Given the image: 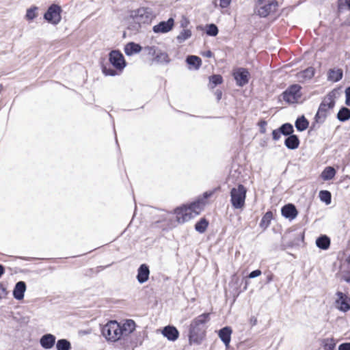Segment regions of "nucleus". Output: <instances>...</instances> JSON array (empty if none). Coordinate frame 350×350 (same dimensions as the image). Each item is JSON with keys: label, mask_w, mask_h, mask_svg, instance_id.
I'll return each mask as SVG.
<instances>
[{"label": "nucleus", "mask_w": 350, "mask_h": 350, "mask_svg": "<svg viewBox=\"0 0 350 350\" xmlns=\"http://www.w3.org/2000/svg\"><path fill=\"white\" fill-rule=\"evenodd\" d=\"M149 275H150V270H149L148 267L145 264L142 265L137 270V281L140 284H143V283L146 282L149 278Z\"/></svg>", "instance_id": "dca6fc26"}, {"label": "nucleus", "mask_w": 350, "mask_h": 350, "mask_svg": "<svg viewBox=\"0 0 350 350\" xmlns=\"http://www.w3.org/2000/svg\"><path fill=\"white\" fill-rule=\"evenodd\" d=\"M338 350H350V342H343L338 346Z\"/></svg>", "instance_id": "c03bdc74"}, {"label": "nucleus", "mask_w": 350, "mask_h": 350, "mask_svg": "<svg viewBox=\"0 0 350 350\" xmlns=\"http://www.w3.org/2000/svg\"><path fill=\"white\" fill-rule=\"evenodd\" d=\"M337 117L340 121H346L350 118V109L346 107L342 108L338 113Z\"/></svg>", "instance_id": "2f4dec72"}, {"label": "nucleus", "mask_w": 350, "mask_h": 350, "mask_svg": "<svg viewBox=\"0 0 350 350\" xmlns=\"http://www.w3.org/2000/svg\"><path fill=\"white\" fill-rule=\"evenodd\" d=\"M128 16L137 23H148L156 17V14L150 8L142 7L131 10Z\"/></svg>", "instance_id": "f03ea898"}, {"label": "nucleus", "mask_w": 350, "mask_h": 350, "mask_svg": "<svg viewBox=\"0 0 350 350\" xmlns=\"http://www.w3.org/2000/svg\"><path fill=\"white\" fill-rule=\"evenodd\" d=\"M349 8V9H350V0L348 1V3L347 5Z\"/></svg>", "instance_id": "6e6d98bb"}, {"label": "nucleus", "mask_w": 350, "mask_h": 350, "mask_svg": "<svg viewBox=\"0 0 350 350\" xmlns=\"http://www.w3.org/2000/svg\"><path fill=\"white\" fill-rule=\"evenodd\" d=\"M103 71L104 75L106 76H114L116 74V71L112 69L104 68Z\"/></svg>", "instance_id": "a18cd8bd"}, {"label": "nucleus", "mask_w": 350, "mask_h": 350, "mask_svg": "<svg viewBox=\"0 0 350 350\" xmlns=\"http://www.w3.org/2000/svg\"><path fill=\"white\" fill-rule=\"evenodd\" d=\"M189 23V20L186 17H183L181 21V26L185 28L186 27H187Z\"/></svg>", "instance_id": "de8ad7c7"}, {"label": "nucleus", "mask_w": 350, "mask_h": 350, "mask_svg": "<svg viewBox=\"0 0 350 350\" xmlns=\"http://www.w3.org/2000/svg\"><path fill=\"white\" fill-rule=\"evenodd\" d=\"M120 328L122 336L129 335L135 329V323L131 319L126 320L122 325H120Z\"/></svg>", "instance_id": "aec40b11"}, {"label": "nucleus", "mask_w": 350, "mask_h": 350, "mask_svg": "<svg viewBox=\"0 0 350 350\" xmlns=\"http://www.w3.org/2000/svg\"><path fill=\"white\" fill-rule=\"evenodd\" d=\"M349 0H339V7L342 8L344 5H347Z\"/></svg>", "instance_id": "603ef678"}, {"label": "nucleus", "mask_w": 350, "mask_h": 350, "mask_svg": "<svg viewBox=\"0 0 350 350\" xmlns=\"http://www.w3.org/2000/svg\"><path fill=\"white\" fill-rule=\"evenodd\" d=\"M191 36V31L188 29H184L177 36V40L179 42H183L189 39Z\"/></svg>", "instance_id": "72a5a7b5"}, {"label": "nucleus", "mask_w": 350, "mask_h": 350, "mask_svg": "<svg viewBox=\"0 0 350 350\" xmlns=\"http://www.w3.org/2000/svg\"><path fill=\"white\" fill-rule=\"evenodd\" d=\"M161 58L163 60H165L167 58V55L165 53H161Z\"/></svg>", "instance_id": "5fc2aeb1"}, {"label": "nucleus", "mask_w": 350, "mask_h": 350, "mask_svg": "<svg viewBox=\"0 0 350 350\" xmlns=\"http://www.w3.org/2000/svg\"><path fill=\"white\" fill-rule=\"evenodd\" d=\"M205 336V332L202 331L200 334L196 333V329H193L189 335V343L200 345Z\"/></svg>", "instance_id": "412c9836"}, {"label": "nucleus", "mask_w": 350, "mask_h": 350, "mask_svg": "<svg viewBox=\"0 0 350 350\" xmlns=\"http://www.w3.org/2000/svg\"><path fill=\"white\" fill-rule=\"evenodd\" d=\"M186 62L190 66V68H193L195 70L199 69L202 65L201 59L196 55L188 56Z\"/></svg>", "instance_id": "a878e982"}, {"label": "nucleus", "mask_w": 350, "mask_h": 350, "mask_svg": "<svg viewBox=\"0 0 350 350\" xmlns=\"http://www.w3.org/2000/svg\"><path fill=\"white\" fill-rule=\"evenodd\" d=\"M208 225V222L206 219L202 218L198 221L195 225V229L200 233H203L206 231Z\"/></svg>", "instance_id": "7c9ffc66"}, {"label": "nucleus", "mask_w": 350, "mask_h": 350, "mask_svg": "<svg viewBox=\"0 0 350 350\" xmlns=\"http://www.w3.org/2000/svg\"><path fill=\"white\" fill-rule=\"evenodd\" d=\"M219 6L221 8H228L231 3V0H219Z\"/></svg>", "instance_id": "a19ab883"}, {"label": "nucleus", "mask_w": 350, "mask_h": 350, "mask_svg": "<svg viewBox=\"0 0 350 350\" xmlns=\"http://www.w3.org/2000/svg\"><path fill=\"white\" fill-rule=\"evenodd\" d=\"M301 75V76H300V77L304 79H310L314 76V70L312 68H308L306 69Z\"/></svg>", "instance_id": "4c0bfd02"}, {"label": "nucleus", "mask_w": 350, "mask_h": 350, "mask_svg": "<svg viewBox=\"0 0 350 350\" xmlns=\"http://www.w3.org/2000/svg\"><path fill=\"white\" fill-rule=\"evenodd\" d=\"M62 9L60 5L53 3L44 14V19L53 25H58L62 21Z\"/></svg>", "instance_id": "0eeeda50"}, {"label": "nucleus", "mask_w": 350, "mask_h": 350, "mask_svg": "<svg viewBox=\"0 0 350 350\" xmlns=\"http://www.w3.org/2000/svg\"><path fill=\"white\" fill-rule=\"evenodd\" d=\"M280 133H281L280 131H278L274 130L273 131V133H272L273 138L275 140H278L280 138Z\"/></svg>", "instance_id": "8fccbe9b"}, {"label": "nucleus", "mask_w": 350, "mask_h": 350, "mask_svg": "<svg viewBox=\"0 0 350 350\" xmlns=\"http://www.w3.org/2000/svg\"><path fill=\"white\" fill-rule=\"evenodd\" d=\"M102 334L109 342L118 341L122 336L120 324L116 321H109L103 327Z\"/></svg>", "instance_id": "7ed1b4c3"}, {"label": "nucleus", "mask_w": 350, "mask_h": 350, "mask_svg": "<svg viewBox=\"0 0 350 350\" xmlns=\"http://www.w3.org/2000/svg\"><path fill=\"white\" fill-rule=\"evenodd\" d=\"M232 75L238 86L242 87L246 85L250 80V75L247 70L243 68H238L234 70Z\"/></svg>", "instance_id": "1a4fd4ad"}, {"label": "nucleus", "mask_w": 350, "mask_h": 350, "mask_svg": "<svg viewBox=\"0 0 350 350\" xmlns=\"http://www.w3.org/2000/svg\"><path fill=\"white\" fill-rule=\"evenodd\" d=\"M141 50V46L135 42H129L124 46V53L129 56L139 53Z\"/></svg>", "instance_id": "5701e85b"}, {"label": "nucleus", "mask_w": 350, "mask_h": 350, "mask_svg": "<svg viewBox=\"0 0 350 350\" xmlns=\"http://www.w3.org/2000/svg\"><path fill=\"white\" fill-rule=\"evenodd\" d=\"M206 33L208 36H215L218 33V29L215 25L211 24L206 27Z\"/></svg>", "instance_id": "e433bc0d"}, {"label": "nucleus", "mask_w": 350, "mask_h": 350, "mask_svg": "<svg viewBox=\"0 0 350 350\" xmlns=\"http://www.w3.org/2000/svg\"><path fill=\"white\" fill-rule=\"evenodd\" d=\"M26 291V285L24 282H18L16 283L13 295L15 299L21 300L24 297V293Z\"/></svg>", "instance_id": "6ab92c4d"}, {"label": "nucleus", "mask_w": 350, "mask_h": 350, "mask_svg": "<svg viewBox=\"0 0 350 350\" xmlns=\"http://www.w3.org/2000/svg\"><path fill=\"white\" fill-rule=\"evenodd\" d=\"M174 19L170 18L167 21L160 22L153 27V31L155 33H165L170 31L174 27Z\"/></svg>", "instance_id": "f8f14e48"}, {"label": "nucleus", "mask_w": 350, "mask_h": 350, "mask_svg": "<svg viewBox=\"0 0 350 350\" xmlns=\"http://www.w3.org/2000/svg\"><path fill=\"white\" fill-rule=\"evenodd\" d=\"M337 340L333 337H328L321 340V346L324 350H335Z\"/></svg>", "instance_id": "b1692460"}, {"label": "nucleus", "mask_w": 350, "mask_h": 350, "mask_svg": "<svg viewBox=\"0 0 350 350\" xmlns=\"http://www.w3.org/2000/svg\"><path fill=\"white\" fill-rule=\"evenodd\" d=\"M146 50L148 51L149 54L154 55L156 52V49L154 46H148L145 48Z\"/></svg>", "instance_id": "09e8293b"}, {"label": "nucleus", "mask_w": 350, "mask_h": 350, "mask_svg": "<svg viewBox=\"0 0 350 350\" xmlns=\"http://www.w3.org/2000/svg\"><path fill=\"white\" fill-rule=\"evenodd\" d=\"M109 62L117 69L122 70L126 66L123 55L118 51H112L109 53Z\"/></svg>", "instance_id": "9d476101"}, {"label": "nucleus", "mask_w": 350, "mask_h": 350, "mask_svg": "<svg viewBox=\"0 0 350 350\" xmlns=\"http://www.w3.org/2000/svg\"><path fill=\"white\" fill-rule=\"evenodd\" d=\"M39 16V8L36 5H31L27 8L24 18L27 22H32Z\"/></svg>", "instance_id": "f3484780"}, {"label": "nucleus", "mask_w": 350, "mask_h": 350, "mask_svg": "<svg viewBox=\"0 0 350 350\" xmlns=\"http://www.w3.org/2000/svg\"><path fill=\"white\" fill-rule=\"evenodd\" d=\"M247 189L242 185L232 188L230 192L231 203L235 208H243L245 206Z\"/></svg>", "instance_id": "423d86ee"}, {"label": "nucleus", "mask_w": 350, "mask_h": 350, "mask_svg": "<svg viewBox=\"0 0 350 350\" xmlns=\"http://www.w3.org/2000/svg\"><path fill=\"white\" fill-rule=\"evenodd\" d=\"M3 273H4V268L1 265H0V278L2 276V275Z\"/></svg>", "instance_id": "864d4df0"}, {"label": "nucleus", "mask_w": 350, "mask_h": 350, "mask_svg": "<svg viewBox=\"0 0 350 350\" xmlns=\"http://www.w3.org/2000/svg\"><path fill=\"white\" fill-rule=\"evenodd\" d=\"M209 80L212 88H214L217 85L221 84L223 81L222 77L219 75L211 76Z\"/></svg>", "instance_id": "c9c22d12"}, {"label": "nucleus", "mask_w": 350, "mask_h": 350, "mask_svg": "<svg viewBox=\"0 0 350 350\" xmlns=\"http://www.w3.org/2000/svg\"><path fill=\"white\" fill-rule=\"evenodd\" d=\"M202 208L203 204L200 202H193L189 205L181 206L174 211L176 220L179 224L187 222L198 215Z\"/></svg>", "instance_id": "f257e3e1"}, {"label": "nucleus", "mask_w": 350, "mask_h": 350, "mask_svg": "<svg viewBox=\"0 0 350 350\" xmlns=\"http://www.w3.org/2000/svg\"><path fill=\"white\" fill-rule=\"evenodd\" d=\"M261 275V271L260 270H255V271H252L250 274H249V278H256V277H258Z\"/></svg>", "instance_id": "49530a36"}, {"label": "nucleus", "mask_w": 350, "mask_h": 350, "mask_svg": "<svg viewBox=\"0 0 350 350\" xmlns=\"http://www.w3.org/2000/svg\"><path fill=\"white\" fill-rule=\"evenodd\" d=\"M299 140L295 135H291L285 140V145L288 149L294 150L298 148Z\"/></svg>", "instance_id": "bb28decb"}, {"label": "nucleus", "mask_w": 350, "mask_h": 350, "mask_svg": "<svg viewBox=\"0 0 350 350\" xmlns=\"http://www.w3.org/2000/svg\"><path fill=\"white\" fill-rule=\"evenodd\" d=\"M346 100L345 103L347 105L350 107V87L347 88L345 90Z\"/></svg>", "instance_id": "37998d69"}, {"label": "nucleus", "mask_w": 350, "mask_h": 350, "mask_svg": "<svg viewBox=\"0 0 350 350\" xmlns=\"http://www.w3.org/2000/svg\"><path fill=\"white\" fill-rule=\"evenodd\" d=\"M209 320V314H203L200 316H198L193 322L191 324V326L193 327V329H196L198 326L200 325H203L208 322Z\"/></svg>", "instance_id": "c85d7f7f"}, {"label": "nucleus", "mask_w": 350, "mask_h": 350, "mask_svg": "<svg viewBox=\"0 0 350 350\" xmlns=\"http://www.w3.org/2000/svg\"><path fill=\"white\" fill-rule=\"evenodd\" d=\"M335 105V100L334 95L332 94H327L323 99L322 103L321 104L319 113L326 111L328 109H330L334 107Z\"/></svg>", "instance_id": "2eb2a0df"}, {"label": "nucleus", "mask_w": 350, "mask_h": 350, "mask_svg": "<svg viewBox=\"0 0 350 350\" xmlns=\"http://www.w3.org/2000/svg\"><path fill=\"white\" fill-rule=\"evenodd\" d=\"M272 217H273V214L271 212L266 213L262 219L261 225L265 224L266 226H268L269 222L272 219Z\"/></svg>", "instance_id": "ea45409f"}, {"label": "nucleus", "mask_w": 350, "mask_h": 350, "mask_svg": "<svg viewBox=\"0 0 350 350\" xmlns=\"http://www.w3.org/2000/svg\"><path fill=\"white\" fill-rule=\"evenodd\" d=\"M293 131V126L290 124H284L280 128V132L284 135H290Z\"/></svg>", "instance_id": "58836bf2"}, {"label": "nucleus", "mask_w": 350, "mask_h": 350, "mask_svg": "<svg viewBox=\"0 0 350 350\" xmlns=\"http://www.w3.org/2000/svg\"><path fill=\"white\" fill-rule=\"evenodd\" d=\"M7 294L6 288L2 284H0V299L5 297Z\"/></svg>", "instance_id": "79ce46f5"}, {"label": "nucleus", "mask_w": 350, "mask_h": 350, "mask_svg": "<svg viewBox=\"0 0 350 350\" xmlns=\"http://www.w3.org/2000/svg\"><path fill=\"white\" fill-rule=\"evenodd\" d=\"M282 214L286 218L293 219L296 217L297 211L294 205L289 204L282 208Z\"/></svg>", "instance_id": "a211bd4d"}, {"label": "nucleus", "mask_w": 350, "mask_h": 350, "mask_svg": "<svg viewBox=\"0 0 350 350\" xmlns=\"http://www.w3.org/2000/svg\"><path fill=\"white\" fill-rule=\"evenodd\" d=\"M316 245L322 250H327L330 245V239L325 235L319 237L316 241Z\"/></svg>", "instance_id": "cd10ccee"}, {"label": "nucleus", "mask_w": 350, "mask_h": 350, "mask_svg": "<svg viewBox=\"0 0 350 350\" xmlns=\"http://www.w3.org/2000/svg\"><path fill=\"white\" fill-rule=\"evenodd\" d=\"M57 350H70L71 345L69 341L66 339H60L56 343Z\"/></svg>", "instance_id": "473e14b6"}, {"label": "nucleus", "mask_w": 350, "mask_h": 350, "mask_svg": "<svg viewBox=\"0 0 350 350\" xmlns=\"http://www.w3.org/2000/svg\"><path fill=\"white\" fill-rule=\"evenodd\" d=\"M56 338L51 334H46L40 339L41 347L45 349H52L55 344Z\"/></svg>", "instance_id": "ddd939ff"}, {"label": "nucleus", "mask_w": 350, "mask_h": 350, "mask_svg": "<svg viewBox=\"0 0 350 350\" xmlns=\"http://www.w3.org/2000/svg\"><path fill=\"white\" fill-rule=\"evenodd\" d=\"M161 334L169 341L174 342L179 337L178 330L172 325H167L160 330Z\"/></svg>", "instance_id": "9b49d317"}, {"label": "nucleus", "mask_w": 350, "mask_h": 350, "mask_svg": "<svg viewBox=\"0 0 350 350\" xmlns=\"http://www.w3.org/2000/svg\"><path fill=\"white\" fill-rule=\"evenodd\" d=\"M276 0H258L256 5V13L262 17L275 13L278 8Z\"/></svg>", "instance_id": "39448f33"}, {"label": "nucleus", "mask_w": 350, "mask_h": 350, "mask_svg": "<svg viewBox=\"0 0 350 350\" xmlns=\"http://www.w3.org/2000/svg\"><path fill=\"white\" fill-rule=\"evenodd\" d=\"M281 96L288 104L299 103L304 100L301 87L297 84L289 86Z\"/></svg>", "instance_id": "20e7f679"}, {"label": "nucleus", "mask_w": 350, "mask_h": 350, "mask_svg": "<svg viewBox=\"0 0 350 350\" xmlns=\"http://www.w3.org/2000/svg\"><path fill=\"white\" fill-rule=\"evenodd\" d=\"M202 55L206 57H211L213 56V53L211 51H206L202 53Z\"/></svg>", "instance_id": "3c124183"}, {"label": "nucleus", "mask_w": 350, "mask_h": 350, "mask_svg": "<svg viewBox=\"0 0 350 350\" xmlns=\"http://www.w3.org/2000/svg\"><path fill=\"white\" fill-rule=\"evenodd\" d=\"M336 173V170L333 167L327 166L321 172V178L323 180H329L334 178Z\"/></svg>", "instance_id": "393cba45"}, {"label": "nucleus", "mask_w": 350, "mask_h": 350, "mask_svg": "<svg viewBox=\"0 0 350 350\" xmlns=\"http://www.w3.org/2000/svg\"><path fill=\"white\" fill-rule=\"evenodd\" d=\"M309 122L305 118L304 116H301L295 122V126L297 129L299 131H303L306 130L308 126Z\"/></svg>", "instance_id": "c756f323"}, {"label": "nucleus", "mask_w": 350, "mask_h": 350, "mask_svg": "<svg viewBox=\"0 0 350 350\" xmlns=\"http://www.w3.org/2000/svg\"><path fill=\"white\" fill-rule=\"evenodd\" d=\"M334 306L340 312H346L349 311L350 310V297L342 292H337Z\"/></svg>", "instance_id": "6e6552de"}, {"label": "nucleus", "mask_w": 350, "mask_h": 350, "mask_svg": "<svg viewBox=\"0 0 350 350\" xmlns=\"http://www.w3.org/2000/svg\"><path fill=\"white\" fill-rule=\"evenodd\" d=\"M232 333V330L230 327H225L218 332V336L224 343L226 349L229 348Z\"/></svg>", "instance_id": "4468645a"}, {"label": "nucleus", "mask_w": 350, "mask_h": 350, "mask_svg": "<svg viewBox=\"0 0 350 350\" xmlns=\"http://www.w3.org/2000/svg\"><path fill=\"white\" fill-rule=\"evenodd\" d=\"M343 72L342 69L334 68L330 69L327 74L328 80L332 82H337L342 78Z\"/></svg>", "instance_id": "4be33fe9"}, {"label": "nucleus", "mask_w": 350, "mask_h": 350, "mask_svg": "<svg viewBox=\"0 0 350 350\" xmlns=\"http://www.w3.org/2000/svg\"><path fill=\"white\" fill-rule=\"evenodd\" d=\"M319 198L322 202L328 205L331 203L332 196L329 191L322 190L319 192Z\"/></svg>", "instance_id": "f704fd0d"}]
</instances>
